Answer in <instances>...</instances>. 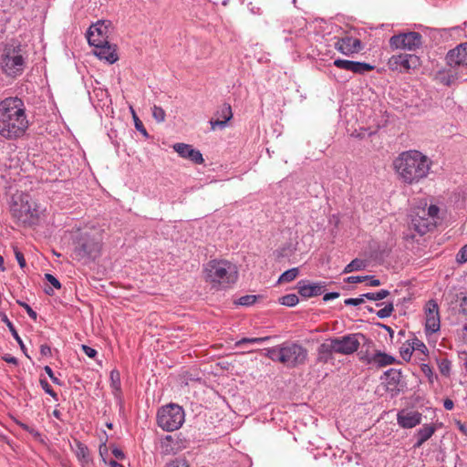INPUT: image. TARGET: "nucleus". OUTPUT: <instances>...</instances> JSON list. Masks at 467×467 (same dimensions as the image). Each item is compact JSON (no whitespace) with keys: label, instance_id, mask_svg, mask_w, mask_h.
<instances>
[{"label":"nucleus","instance_id":"nucleus-58","mask_svg":"<svg viewBox=\"0 0 467 467\" xmlns=\"http://www.w3.org/2000/svg\"><path fill=\"white\" fill-rule=\"evenodd\" d=\"M112 454L119 460H122L125 457L124 452L117 447L112 449Z\"/></svg>","mask_w":467,"mask_h":467},{"label":"nucleus","instance_id":"nucleus-29","mask_svg":"<svg viewBox=\"0 0 467 467\" xmlns=\"http://www.w3.org/2000/svg\"><path fill=\"white\" fill-rule=\"evenodd\" d=\"M1 320L7 326V327L9 328V331L11 332L12 336L14 337V338L16 339V341L18 343L21 350L24 352V354L29 358V356L27 355L26 353V346L22 340V338L19 337L15 326L13 325V323L8 319L7 316L5 314H2L1 315Z\"/></svg>","mask_w":467,"mask_h":467},{"label":"nucleus","instance_id":"nucleus-8","mask_svg":"<svg viewBox=\"0 0 467 467\" xmlns=\"http://www.w3.org/2000/svg\"><path fill=\"white\" fill-rule=\"evenodd\" d=\"M184 420L185 413L182 407L175 403L162 406L157 413L158 426L166 431H173L180 429Z\"/></svg>","mask_w":467,"mask_h":467},{"label":"nucleus","instance_id":"nucleus-9","mask_svg":"<svg viewBox=\"0 0 467 467\" xmlns=\"http://www.w3.org/2000/svg\"><path fill=\"white\" fill-rule=\"evenodd\" d=\"M389 43L390 48L393 50L406 49L415 51L422 45V36L415 31L402 32L392 36Z\"/></svg>","mask_w":467,"mask_h":467},{"label":"nucleus","instance_id":"nucleus-23","mask_svg":"<svg viewBox=\"0 0 467 467\" xmlns=\"http://www.w3.org/2000/svg\"><path fill=\"white\" fill-rule=\"evenodd\" d=\"M333 354H336L335 346L332 342L331 337L326 339L317 348V361L323 364H327L333 360Z\"/></svg>","mask_w":467,"mask_h":467},{"label":"nucleus","instance_id":"nucleus-53","mask_svg":"<svg viewBox=\"0 0 467 467\" xmlns=\"http://www.w3.org/2000/svg\"><path fill=\"white\" fill-rule=\"evenodd\" d=\"M368 278V275H365V276H348L346 281L348 283H353V284H357V283H362L364 281H366L367 279Z\"/></svg>","mask_w":467,"mask_h":467},{"label":"nucleus","instance_id":"nucleus-25","mask_svg":"<svg viewBox=\"0 0 467 467\" xmlns=\"http://www.w3.org/2000/svg\"><path fill=\"white\" fill-rule=\"evenodd\" d=\"M323 285L318 283L315 284H306V281L298 282V293L303 297L308 298L317 296L322 294Z\"/></svg>","mask_w":467,"mask_h":467},{"label":"nucleus","instance_id":"nucleus-28","mask_svg":"<svg viewBox=\"0 0 467 467\" xmlns=\"http://www.w3.org/2000/svg\"><path fill=\"white\" fill-rule=\"evenodd\" d=\"M372 365L378 368H382L388 365L394 364L396 361L394 357L379 350L372 354Z\"/></svg>","mask_w":467,"mask_h":467},{"label":"nucleus","instance_id":"nucleus-42","mask_svg":"<svg viewBox=\"0 0 467 467\" xmlns=\"http://www.w3.org/2000/svg\"><path fill=\"white\" fill-rule=\"evenodd\" d=\"M412 350L413 351H420V353L422 354H425L428 349H427V347L425 346V344L423 342H421L420 340L415 338L413 341H412Z\"/></svg>","mask_w":467,"mask_h":467},{"label":"nucleus","instance_id":"nucleus-24","mask_svg":"<svg viewBox=\"0 0 467 467\" xmlns=\"http://www.w3.org/2000/svg\"><path fill=\"white\" fill-rule=\"evenodd\" d=\"M450 307L467 319V292L455 294L450 302Z\"/></svg>","mask_w":467,"mask_h":467},{"label":"nucleus","instance_id":"nucleus-38","mask_svg":"<svg viewBox=\"0 0 467 467\" xmlns=\"http://www.w3.org/2000/svg\"><path fill=\"white\" fill-rule=\"evenodd\" d=\"M394 311V306L392 302L388 303L383 308L377 312V316L379 318H386L391 316Z\"/></svg>","mask_w":467,"mask_h":467},{"label":"nucleus","instance_id":"nucleus-20","mask_svg":"<svg viewBox=\"0 0 467 467\" xmlns=\"http://www.w3.org/2000/svg\"><path fill=\"white\" fill-rule=\"evenodd\" d=\"M436 79L445 86H451L458 80H467V73H462L456 67H450L448 70L438 71L436 74Z\"/></svg>","mask_w":467,"mask_h":467},{"label":"nucleus","instance_id":"nucleus-44","mask_svg":"<svg viewBox=\"0 0 467 467\" xmlns=\"http://www.w3.org/2000/svg\"><path fill=\"white\" fill-rule=\"evenodd\" d=\"M456 260L460 264L467 262V244L460 249L456 255Z\"/></svg>","mask_w":467,"mask_h":467},{"label":"nucleus","instance_id":"nucleus-19","mask_svg":"<svg viewBox=\"0 0 467 467\" xmlns=\"http://www.w3.org/2000/svg\"><path fill=\"white\" fill-rule=\"evenodd\" d=\"M172 148L182 158L190 160L196 164H202L203 162V158L200 150L192 148V145L175 143Z\"/></svg>","mask_w":467,"mask_h":467},{"label":"nucleus","instance_id":"nucleus-27","mask_svg":"<svg viewBox=\"0 0 467 467\" xmlns=\"http://www.w3.org/2000/svg\"><path fill=\"white\" fill-rule=\"evenodd\" d=\"M436 428L431 424L423 425L415 435L417 441L414 444V448L421 447L434 434Z\"/></svg>","mask_w":467,"mask_h":467},{"label":"nucleus","instance_id":"nucleus-7","mask_svg":"<svg viewBox=\"0 0 467 467\" xmlns=\"http://www.w3.org/2000/svg\"><path fill=\"white\" fill-rule=\"evenodd\" d=\"M26 61L21 54L20 45H6L0 59L3 72L11 78L20 76L25 69Z\"/></svg>","mask_w":467,"mask_h":467},{"label":"nucleus","instance_id":"nucleus-62","mask_svg":"<svg viewBox=\"0 0 467 467\" xmlns=\"http://www.w3.org/2000/svg\"><path fill=\"white\" fill-rule=\"evenodd\" d=\"M457 426H458V429L460 430V431L462 434H464L465 436H467V425L464 423H462L461 421H458Z\"/></svg>","mask_w":467,"mask_h":467},{"label":"nucleus","instance_id":"nucleus-14","mask_svg":"<svg viewBox=\"0 0 467 467\" xmlns=\"http://www.w3.org/2000/svg\"><path fill=\"white\" fill-rule=\"evenodd\" d=\"M335 48L345 56L357 54L363 49L360 39L350 36L337 37L335 42Z\"/></svg>","mask_w":467,"mask_h":467},{"label":"nucleus","instance_id":"nucleus-50","mask_svg":"<svg viewBox=\"0 0 467 467\" xmlns=\"http://www.w3.org/2000/svg\"><path fill=\"white\" fill-rule=\"evenodd\" d=\"M364 299L365 297L364 296H360V297H358V298H347L344 303L346 306H359L361 305L362 303H364Z\"/></svg>","mask_w":467,"mask_h":467},{"label":"nucleus","instance_id":"nucleus-35","mask_svg":"<svg viewBox=\"0 0 467 467\" xmlns=\"http://www.w3.org/2000/svg\"><path fill=\"white\" fill-rule=\"evenodd\" d=\"M298 297L295 294H288L280 298V303L286 306H295L298 304Z\"/></svg>","mask_w":467,"mask_h":467},{"label":"nucleus","instance_id":"nucleus-3","mask_svg":"<svg viewBox=\"0 0 467 467\" xmlns=\"http://www.w3.org/2000/svg\"><path fill=\"white\" fill-rule=\"evenodd\" d=\"M102 236L98 231L80 232L73 239L71 257L88 265L95 262L101 254Z\"/></svg>","mask_w":467,"mask_h":467},{"label":"nucleus","instance_id":"nucleus-55","mask_svg":"<svg viewBox=\"0 0 467 467\" xmlns=\"http://www.w3.org/2000/svg\"><path fill=\"white\" fill-rule=\"evenodd\" d=\"M338 296H339V293H337V292H330V293H327V294L324 295L323 300L325 302H327L329 300L336 299Z\"/></svg>","mask_w":467,"mask_h":467},{"label":"nucleus","instance_id":"nucleus-40","mask_svg":"<svg viewBox=\"0 0 467 467\" xmlns=\"http://www.w3.org/2000/svg\"><path fill=\"white\" fill-rule=\"evenodd\" d=\"M420 213H422L425 217L432 218V222H434V219L439 213V208L436 205H430L427 210L421 209Z\"/></svg>","mask_w":467,"mask_h":467},{"label":"nucleus","instance_id":"nucleus-6","mask_svg":"<svg viewBox=\"0 0 467 467\" xmlns=\"http://www.w3.org/2000/svg\"><path fill=\"white\" fill-rule=\"evenodd\" d=\"M10 212L13 218L23 226H33L38 223V205L27 193H22L14 200Z\"/></svg>","mask_w":467,"mask_h":467},{"label":"nucleus","instance_id":"nucleus-31","mask_svg":"<svg viewBox=\"0 0 467 467\" xmlns=\"http://www.w3.org/2000/svg\"><path fill=\"white\" fill-rule=\"evenodd\" d=\"M367 266V264L364 260L356 258L352 260L347 266L344 268L343 273L348 274L354 271L363 270Z\"/></svg>","mask_w":467,"mask_h":467},{"label":"nucleus","instance_id":"nucleus-48","mask_svg":"<svg viewBox=\"0 0 467 467\" xmlns=\"http://www.w3.org/2000/svg\"><path fill=\"white\" fill-rule=\"evenodd\" d=\"M45 278L52 285L53 287L59 289L61 287V284L57 277H55L51 274H46Z\"/></svg>","mask_w":467,"mask_h":467},{"label":"nucleus","instance_id":"nucleus-2","mask_svg":"<svg viewBox=\"0 0 467 467\" xmlns=\"http://www.w3.org/2000/svg\"><path fill=\"white\" fill-rule=\"evenodd\" d=\"M431 167V160L419 150H406L393 161L399 181L412 185L427 178Z\"/></svg>","mask_w":467,"mask_h":467},{"label":"nucleus","instance_id":"nucleus-21","mask_svg":"<svg viewBox=\"0 0 467 467\" xmlns=\"http://www.w3.org/2000/svg\"><path fill=\"white\" fill-rule=\"evenodd\" d=\"M94 47V55L99 59H104L109 64H113L118 60V55L116 52V46L111 45L109 40L107 44H99Z\"/></svg>","mask_w":467,"mask_h":467},{"label":"nucleus","instance_id":"nucleus-30","mask_svg":"<svg viewBox=\"0 0 467 467\" xmlns=\"http://www.w3.org/2000/svg\"><path fill=\"white\" fill-rule=\"evenodd\" d=\"M110 387L115 396H119L121 393L120 374L117 369H113L110 372Z\"/></svg>","mask_w":467,"mask_h":467},{"label":"nucleus","instance_id":"nucleus-18","mask_svg":"<svg viewBox=\"0 0 467 467\" xmlns=\"http://www.w3.org/2000/svg\"><path fill=\"white\" fill-rule=\"evenodd\" d=\"M422 415L417 410H401L397 414V422L403 429H411L421 422Z\"/></svg>","mask_w":467,"mask_h":467},{"label":"nucleus","instance_id":"nucleus-56","mask_svg":"<svg viewBox=\"0 0 467 467\" xmlns=\"http://www.w3.org/2000/svg\"><path fill=\"white\" fill-rule=\"evenodd\" d=\"M166 467H189L185 461H175L169 464Z\"/></svg>","mask_w":467,"mask_h":467},{"label":"nucleus","instance_id":"nucleus-63","mask_svg":"<svg viewBox=\"0 0 467 467\" xmlns=\"http://www.w3.org/2000/svg\"><path fill=\"white\" fill-rule=\"evenodd\" d=\"M462 337L465 343H467V324L463 326Z\"/></svg>","mask_w":467,"mask_h":467},{"label":"nucleus","instance_id":"nucleus-37","mask_svg":"<svg viewBox=\"0 0 467 467\" xmlns=\"http://www.w3.org/2000/svg\"><path fill=\"white\" fill-rule=\"evenodd\" d=\"M438 367L440 372L443 376H449L451 372V361L447 358H441L438 361Z\"/></svg>","mask_w":467,"mask_h":467},{"label":"nucleus","instance_id":"nucleus-49","mask_svg":"<svg viewBox=\"0 0 467 467\" xmlns=\"http://www.w3.org/2000/svg\"><path fill=\"white\" fill-rule=\"evenodd\" d=\"M420 369L422 373L429 379V380L432 381L433 372L431 367L428 364H422Z\"/></svg>","mask_w":467,"mask_h":467},{"label":"nucleus","instance_id":"nucleus-12","mask_svg":"<svg viewBox=\"0 0 467 467\" xmlns=\"http://www.w3.org/2000/svg\"><path fill=\"white\" fill-rule=\"evenodd\" d=\"M420 65V58L412 54L393 55L389 58L388 66L391 70L408 71Z\"/></svg>","mask_w":467,"mask_h":467},{"label":"nucleus","instance_id":"nucleus-59","mask_svg":"<svg viewBox=\"0 0 467 467\" xmlns=\"http://www.w3.org/2000/svg\"><path fill=\"white\" fill-rule=\"evenodd\" d=\"M367 280L368 281V285L369 286H379L381 285L380 280L375 278L374 276H368Z\"/></svg>","mask_w":467,"mask_h":467},{"label":"nucleus","instance_id":"nucleus-15","mask_svg":"<svg viewBox=\"0 0 467 467\" xmlns=\"http://www.w3.org/2000/svg\"><path fill=\"white\" fill-rule=\"evenodd\" d=\"M426 321L425 330L426 333H435L440 330L441 320L439 314V306L436 301L430 300L426 305L425 309Z\"/></svg>","mask_w":467,"mask_h":467},{"label":"nucleus","instance_id":"nucleus-60","mask_svg":"<svg viewBox=\"0 0 467 467\" xmlns=\"http://www.w3.org/2000/svg\"><path fill=\"white\" fill-rule=\"evenodd\" d=\"M443 407L447 410H451L454 407V403L451 399H446L443 401Z\"/></svg>","mask_w":467,"mask_h":467},{"label":"nucleus","instance_id":"nucleus-32","mask_svg":"<svg viewBox=\"0 0 467 467\" xmlns=\"http://www.w3.org/2000/svg\"><path fill=\"white\" fill-rule=\"evenodd\" d=\"M298 274H299V270L297 267H294L289 270H286L280 275V277L278 279V283H289V282L295 280L297 277Z\"/></svg>","mask_w":467,"mask_h":467},{"label":"nucleus","instance_id":"nucleus-51","mask_svg":"<svg viewBox=\"0 0 467 467\" xmlns=\"http://www.w3.org/2000/svg\"><path fill=\"white\" fill-rule=\"evenodd\" d=\"M15 255L17 263L21 268H24L26 265L24 254L17 248L15 249Z\"/></svg>","mask_w":467,"mask_h":467},{"label":"nucleus","instance_id":"nucleus-4","mask_svg":"<svg viewBox=\"0 0 467 467\" xmlns=\"http://www.w3.org/2000/svg\"><path fill=\"white\" fill-rule=\"evenodd\" d=\"M205 280L216 290L232 287L238 279L235 265L227 260H211L204 266Z\"/></svg>","mask_w":467,"mask_h":467},{"label":"nucleus","instance_id":"nucleus-17","mask_svg":"<svg viewBox=\"0 0 467 467\" xmlns=\"http://www.w3.org/2000/svg\"><path fill=\"white\" fill-rule=\"evenodd\" d=\"M409 227L419 235H424L435 227V222H432V218L425 217L419 211L415 215H411Z\"/></svg>","mask_w":467,"mask_h":467},{"label":"nucleus","instance_id":"nucleus-61","mask_svg":"<svg viewBox=\"0 0 467 467\" xmlns=\"http://www.w3.org/2000/svg\"><path fill=\"white\" fill-rule=\"evenodd\" d=\"M3 359L7 362V363H10V364H14V365H17L18 361H17V358H15V357H12L10 355H5L3 357Z\"/></svg>","mask_w":467,"mask_h":467},{"label":"nucleus","instance_id":"nucleus-5","mask_svg":"<svg viewBox=\"0 0 467 467\" xmlns=\"http://www.w3.org/2000/svg\"><path fill=\"white\" fill-rule=\"evenodd\" d=\"M265 356L275 362H280L287 368H296L304 364L307 358V350L295 342H285L265 349Z\"/></svg>","mask_w":467,"mask_h":467},{"label":"nucleus","instance_id":"nucleus-11","mask_svg":"<svg viewBox=\"0 0 467 467\" xmlns=\"http://www.w3.org/2000/svg\"><path fill=\"white\" fill-rule=\"evenodd\" d=\"M449 67L457 68L462 73H467V42L458 45L446 55Z\"/></svg>","mask_w":467,"mask_h":467},{"label":"nucleus","instance_id":"nucleus-45","mask_svg":"<svg viewBox=\"0 0 467 467\" xmlns=\"http://www.w3.org/2000/svg\"><path fill=\"white\" fill-rule=\"evenodd\" d=\"M134 121H135V128L138 131H140L144 137L148 138L149 134L144 128L142 122L139 119V118L134 114Z\"/></svg>","mask_w":467,"mask_h":467},{"label":"nucleus","instance_id":"nucleus-13","mask_svg":"<svg viewBox=\"0 0 467 467\" xmlns=\"http://www.w3.org/2000/svg\"><path fill=\"white\" fill-rule=\"evenodd\" d=\"M109 25L105 21H99L92 25L87 33L88 42L90 46L107 44L109 40Z\"/></svg>","mask_w":467,"mask_h":467},{"label":"nucleus","instance_id":"nucleus-43","mask_svg":"<svg viewBox=\"0 0 467 467\" xmlns=\"http://www.w3.org/2000/svg\"><path fill=\"white\" fill-rule=\"evenodd\" d=\"M19 426L26 431L29 432L34 438L36 440L41 439V433L36 430L35 428L30 427L29 425L26 423H19Z\"/></svg>","mask_w":467,"mask_h":467},{"label":"nucleus","instance_id":"nucleus-16","mask_svg":"<svg viewBox=\"0 0 467 467\" xmlns=\"http://www.w3.org/2000/svg\"><path fill=\"white\" fill-rule=\"evenodd\" d=\"M333 64L337 68L345 69V70L353 72L355 74H359V75H363V74L374 69V66H372L368 63L345 60V59H341V58L335 59Z\"/></svg>","mask_w":467,"mask_h":467},{"label":"nucleus","instance_id":"nucleus-46","mask_svg":"<svg viewBox=\"0 0 467 467\" xmlns=\"http://www.w3.org/2000/svg\"><path fill=\"white\" fill-rule=\"evenodd\" d=\"M358 356H359V359L363 363H365L367 365H372L373 364L372 354H369L368 351H366V352L360 351L358 353Z\"/></svg>","mask_w":467,"mask_h":467},{"label":"nucleus","instance_id":"nucleus-57","mask_svg":"<svg viewBox=\"0 0 467 467\" xmlns=\"http://www.w3.org/2000/svg\"><path fill=\"white\" fill-rule=\"evenodd\" d=\"M40 353L42 356L47 357L51 355V348L46 344L40 346Z\"/></svg>","mask_w":467,"mask_h":467},{"label":"nucleus","instance_id":"nucleus-36","mask_svg":"<svg viewBox=\"0 0 467 467\" xmlns=\"http://www.w3.org/2000/svg\"><path fill=\"white\" fill-rule=\"evenodd\" d=\"M152 111V117L154 119L158 122H163L165 120V111L161 107H159L157 105H154L151 109Z\"/></svg>","mask_w":467,"mask_h":467},{"label":"nucleus","instance_id":"nucleus-26","mask_svg":"<svg viewBox=\"0 0 467 467\" xmlns=\"http://www.w3.org/2000/svg\"><path fill=\"white\" fill-rule=\"evenodd\" d=\"M217 114L222 118V119H211L210 124L212 127V130H215L216 128L223 129L227 122L232 119L233 113L232 109L229 104H224L221 109L217 112Z\"/></svg>","mask_w":467,"mask_h":467},{"label":"nucleus","instance_id":"nucleus-39","mask_svg":"<svg viewBox=\"0 0 467 467\" xmlns=\"http://www.w3.org/2000/svg\"><path fill=\"white\" fill-rule=\"evenodd\" d=\"M256 300H257L256 296L246 295V296H241L238 299L237 304L240 306H253L256 302Z\"/></svg>","mask_w":467,"mask_h":467},{"label":"nucleus","instance_id":"nucleus-34","mask_svg":"<svg viewBox=\"0 0 467 467\" xmlns=\"http://www.w3.org/2000/svg\"><path fill=\"white\" fill-rule=\"evenodd\" d=\"M270 337H243L240 340L235 342V347H243L245 344H253V343H263L268 341Z\"/></svg>","mask_w":467,"mask_h":467},{"label":"nucleus","instance_id":"nucleus-54","mask_svg":"<svg viewBox=\"0 0 467 467\" xmlns=\"http://www.w3.org/2000/svg\"><path fill=\"white\" fill-rule=\"evenodd\" d=\"M82 350L88 357L92 358H95L98 354L96 349L86 345H82Z\"/></svg>","mask_w":467,"mask_h":467},{"label":"nucleus","instance_id":"nucleus-1","mask_svg":"<svg viewBox=\"0 0 467 467\" xmlns=\"http://www.w3.org/2000/svg\"><path fill=\"white\" fill-rule=\"evenodd\" d=\"M29 127L26 105L18 97H8L0 101V136L5 140H17Z\"/></svg>","mask_w":467,"mask_h":467},{"label":"nucleus","instance_id":"nucleus-33","mask_svg":"<svg viewBox=\"0 0 467 467\" xmlns=\"http://www.w3.org/2000/svg\"><path fill=\"white\" fill-rule=\"evenodd\" d=\"M389 295V290L381 289L380 291H378V292H371V293L369 292V293L363 294L362 296H364L365 298H367L368 300L379 301V300L386 298Z\"/></svg>","mask_w":467,"mask_h":467},{"label":"nucleus","instance_id":"nucleus-10","mask_svg":"<svg viewBox=\"0 0 467 467\" xmlns=\"http://www.w3.org/2000/svg\"><path fill=\"white\" fill-rule=\"evenodd\" d=\"M366 339V337L361 333L348 334L338 337H331L335 346L336 354L351 355L355 353L359 346V339Z\"/></svg>","mask_w":467,"mask_h":467},{"label":"nucleus","instance_id":"nucleus-47","mask_svg":"<svg viewBox=\"0 0 467 467\" xmlns=\"http://www.w3.org/2000/svg\"><path fill=\"white\" fill-rule=\"evenodd\" d=\"M18 304H19L22 307H24V308H25V310L26 311L27 315H28L32 319H34V320H36V317H37V314H36V311H34V310L32 309V307H31L29 305H27L26 303H24V302H20V301H18Z\"/></svg>","mask_w":467,"mask_h":467},{"label":"nucleus","instance_id":"nucleus-64","mask_svg":"<svg viewBox=\"0 0 467 467\" xmlns=\"http://www.w3.org/2000/svg\"><path fill=\"white\" fill-rule=\"evenodd\" d=\"M109 465L110 467H124L122 464L119 463L116 461H110Z\"/></svg>","mask_w":467,"mask_h":467},{"label":"nucleus","instance_id":"nucleus-41","mask_svg":"<svg viewBox=\"0 0 467 467\" xmlns=\"http://www.w3.org/2000/svg\"><path fill=\"white\" fill-rule=\"evenodd\" d=\"M40 385L46 393L49 394L52 398L56 400L57 399V394L54 391V389L51 388L47 379H41Z\"/></svg>","mask_w":467,"mask_h":467},{"label":"nucleus","instance_id":"nucleus-22","mask_svg":"<svg viewBox=\"0 0 467 467\" xmlns=\"http://www.w3.org/2000/svg\"><path fill=\"white\" fill-rule=\"evenodd\" d=\"M81 467H91L92 457L87 445L78 440L74 441V446H71Z\"/></svg>","mask_w":467,"mask_h":467},{"label":"nucleus","instance_id":"nucleus-52","mask_svg":"<svg viewBox=\"0 0 467 467\" xmlns=\"http://www.w3.org/2000/svg\"><path fill=\"white\" fill-rule=\"evenodd\" d=\"M44 369H45L46 373L48 375V377L50 378V379L55 384L61 385L59 379L54 375V372H53L52 368L49 366H46L44 368Z\"/></svg>","mask_w":467,"mask_h":467}]
</instances>
